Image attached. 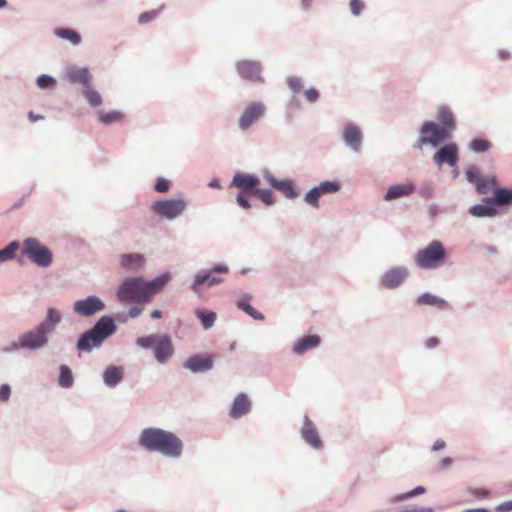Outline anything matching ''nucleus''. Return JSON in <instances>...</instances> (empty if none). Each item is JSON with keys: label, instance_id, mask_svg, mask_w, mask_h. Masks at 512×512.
<instances>
[{"label": "nucleus", "instance_id": "nucleus-40", "mask_svg": "<svg viewBox=\"0 0 512 512\" xmlns=\"http://www.w3.org/2000/svg\"><path fill=\"white\" fill-rule=\"evenodd\" d=\"M491 147V143L488 140L482 138L473 139L470 143V148L474 152H486Z\"/></svg>", "mask_w": 512, "mask_h": 512}, {"label": "nucleus", "instance_id": "nucleus-52", "mask_svg": "<svg viewBox=\"0 0 512 512\" xmlns=\"http://www.w3.org/2000/svg\"><path fill=\"white\" fill-rule=\"evenodd\" d=\"M11 389L9 385H2L0 386V401L4 402L7 401L10 397Z\"/></svg>", "mask_w": 512, "mask_h": 512}, {"label": "nucleus", "instance_id": "nucleus-59", "mask_svg": "<svg viewBox=\"0 0 512 512\" xmlns=\"http://www.w3.org/2000/svg\"><path fill=\"white\" fill-rule=\"evenodd\" d=\"M151 317L153 319H159L162 317V312L160 310H153L152 313H151Z\"/></svg>", "mask_w": 512, "mask_h": 512}, {"label": "nucleus", "instance_id": "nucleus-54", "mask_svg": "<svg viewBox=\"0 0 512 512\" xmlns=\"http://www.w3.org/2000/svg\"><path fill=\"white\" fill-rule=\"evenodd\" d=\"M498 512H509L512 511V501L501 503L496 507Z\"/></svg>", "mask_w": 512, "mask_h": 512}, {"label": "nucleus", "instance_id": "nucleus-61", "mask_svg": "<svg viewBox=\"0 0 512 512\" xmlns=\"http://www.w3.org/2000/svg\"><path fill=\"white\" fill-rule=\"evenodd\" d=\"M465 512H488L485 508L467 509Z\"/></svg>", "mask_w": 512, "mask_h": 512}, {"label": "nucleus", "instance_id": "nucleus-39", "mask_svg": "<svg viewBox=\"0 0 512 512\" xmlns=\"http://www.w3.org/2000/svg\"><path fill=\"white\" fill-rule=\"evenodd\" d=\"M321 195L335 193L340 189V185L335 181H324L317 186Z\"/></svg>", "mask_w": 512, "mask_h": 512}, {"label": "nucleus", "instance_id": "nucleus-25", "mask_svg": "<svg viewBox=\"0 0 512 512\" xmlns=\"http://www.w3.org/2000/svg\"><path fill=\"white\" fill-rule=\"evenodd\" d=\"M418 306H433L438 309L444 310L449 307L448 302L442 298H439L431 293H424L416 299Z\"/></svg>", "mask_w": 512, "mask_h": 512}, {"label": "nucleus", "instance_id": "nucleus-1", "mask_svg": "<svg viewBox=\"0 0 512 512\" xmlns=\"http://www.w3.org/2000/svg\"><path fill=\"white\" fill-rule=\"evenodd\" d=\"M169 274H163L150 282L141 278L126 279L117 291V297L121 302L149 301L150 298L159 292L170 280Z\"/></svg>", "mask_w": 512, "mask_h": 512}, {"label": "nucleus", "instance_id": "nucleus-22", "mask_svg": "<svg viewBox=\"0 0 512 512\" xmlns=\"http://www.w3.org/2000/svg\"><path fill=\"white\" fill-rule=\"evenodd\" d=\"M321 339L318 335H309L300 338L293 346V352L302 355L308 350L314 349L320 345Z\"/></svg>", "mask_w": 512, "mask_h": 512}, {"label": "nucleus", "instance_id": "nucleus-19", "mask_svg": "<svg viewBox=\"0 0 512 512\" xmlns=\"http://www.w3.org/2000/svg\"><path fill=\"white\" fill-rule=\"evenodd\" d=\"M407 275L406 269L393 268L383 275L382 285L388 289L396 288L404 281Z\"/></svg>", "mask_w": 512, "mask_h": 512}, {"label": "nucleus", "instance_id": "nucleus-27", "mask_svg": "<svg viewBox=\"0 0 512 512\" xmlns=\"http://www.w3.org/2000/svg\"><path fill=\"white\" fill-rule=\"evenodd\" d=\"M487 202L495 205L512 204V190L498 188L495 190V197L487 198Z\"/></svg>", "mask_w": 512, "mask_h": 512}, {"label": "nucleus", "instance_id": "nucleus-5", "mask_svg": "<svg viewBox=\"0 0 512 512\" xmlns=\"http://www.w3.org/2000/svg\"><path fill=\"white\" fill-rule=\"evenodd\" d=\"M136 344L142 348H153L154 356L159 363H166L174 354V346L168 335L153 334L139 337Z\"/></svg>", "mask_w": 512, "mask_h": 512}, {"label": "nucleus", "instance_id": "nucleus-3", "mask_svg": "<svg viewBox=\"0 0 512 512\" xmlns=\"http://www.w3.org/2000/svg\"><path fill=\"white\" fill-rule=\"evenodd\" d=\"M60 321L61 315L59 311L49 308L46 320L36 326L35 329L24 333L20 337V346L29 349H38L45 346L48 342L47 334L53 331Z\"/></svg>", "mask_w": 512, "mask_h": 512}, {"label": "nucleus", "instance_id": "nucleus-48", "mask_svg": "<svg viewBox=\"0 0 512 512\" xmlns=\"http://www.w3.org/2000/svg\"><path fill=\"white\" fill-rule=\"evenodd\" d=\"M155 190L159 193H165L169 189V182L164 178H159L155 184Z\"/></svg>", "mask_w": 512, "mask_h": 512}, {"label": "nucleus", "instance_id": "nucleus-41", "mask_svg": "<svg viewBox=\"0 0 512 512\" xmlns=\"http://www.w3.org/2000/svg\"><path fill=\"white\" fill-rule=\"evenodd\" d=\"M321 194L317 187L312 188L306 195H305V201L307 204L318 208L319 207V198Z\"/></svg>", "mask_w": 512, "mask_h": 512}, {"label": "nucleus", "instance_id": "nucleus-51", "mask_svg": "<svg viewBox=\"0 0 512 512\" xmlns=\"http://www.w3.org/2000/svg\"><path fill=\"white\" fill-rule=\"evenodd\" d=\"M305 97L309 102H315L319 98V92L315 88H309L305 91Z\"/></svg>", "mask_w": 512, "mask_h": 512}, {"label": "nucleus", "instance_id": "nucleus-20", "mask_svg": "<svg viewBox=\"0 0 512 512\" xmlns=\"http://www.w3.org/2000/svg\"><path fill=\"white\" fill-rule=\"evenodd\" d=\"M250 410L251 402L249 398L244 393H240L235 397L233 401V404L230 409V416L232 418L237 419L249 413Z\"/></svg>", "mask_w": 512, "mask_h": 512}, {"label": "nucleus", "instance_id": "nucleus-46", "mask_svg": "<svg viewBox=\"0 0 512 512\" xmlns=\"http://www.w3.org/2000/svg\"><path fill=\"white\" fill-rule=\"evenodd\" d=\"M54 84L55 80L48 75H41L37 78V85L42 89L53 86Z\"/></svg>", "mask_w": 512, "mask_h": 512}, {"label": "nucleus", "instance_id": "nucleus-11", "mask_svg": "<svg viewBox=\"0 0 512 512\" xmlns=\"http://www.w3.org/2000/svg\"><path fill=\"white\" fill-rule=\"evenodd\" d=\"M265 113V106L260 102L250 103L239 119V127L245 131L258 121Z\"/></svg>", "mask_w": 512, "mask_h": 512}, {"label": "nucleus", "instance_id": "nucleus-6", "mask_svg": "<svg viewBox=\"0 0 512 512\" xmlns=\"http://www.w3.org/2000/svg\"><path fill=\"white\" fill-rule=\"evenodd\" d=\"M446 251L440 241H432L427 247L415 254V262L422 269L439 267L445 260Z\"/></svg>", "mask_w": 512, "mask_h": 512}, {"label": "nucleus", "instance_id": "nucleus-12", "mask_svg": "<svg viewBox=\"0 0 512 512\" xmlns=\"http://www.w3.org/2000/svg\"><path fill=\"white\" fill-rule=\"evenodd\" d=\"M104 308L105 304L96 296H89L86 299L74 303V312L84 317H89L97 312H101Z\"/></svg>", "mask_w": 512, "mask_h": 512}, {"label": "nucleus", "instance_id": "nucleus-2", "mask_svg": "<svg viewBox=\"0 0 512 512\" xmlns=\"http://www.w3.org/2000/svg\"><path fill=\"white\" fill-rule=\"evenodd\" d=\"M139 444L149 451H157L170 457H178L182 452L181 440L171 432L147 428L141 432Z\"/></svg>", "mask_w": 512, "mask_h": 512}, {"label": "nucleus", "instance_id": "nucleus-7", "mask_svg": "<svg viewBox=\"0 0 512 512\" xmlns=\"http://www.w3.org/2000/svg\"><path fill=\"white\" fill-rule=\"evenodd\" d=\"M22 253L39 267H49L52 263L51 251L36 238L24 240Z\"/></svg>", "mask_w": 512, "mask_h": 512}, {"label": "nucleus", "instance_id": "nucleus-16", "mask_svg": "<svg viewBox=\"0 0 512 512\" xmlns=\"http://www.w3.org/2000/svg\"><path fill=\"white\" fill-rule=\"evenodd\" d=\"M184 367L192 372H204L213 367V356L197 354L189 357Z\"/></svg>", "mask_w": 512, "mask_h": 512}, {"label": "nucleus", "instance_id": "nucleus-31", "mask_svg": "<svg viewBox=\"0 0 512 512\" xmlns=\"http://www.w3.org/2000/svg\"><path fill=\"white\" fill-rule=\"evenodd\" d=\"M122 378V370L110 367L104 373V381L108 386H115Z\"/></svg>", "mask_w": 512, "mask_h": 512}, {"label": "nucleus", "instance_id": "nucleus-35", "mask_svg": "<svg viewBox=\"0 0 512 512\" xmlns=\"http://www.w3.org/2000/svg\"><path fill=\"white\" fill-rule=\"evenodd\" d=\"M19 249V243L12 241L4 249L0 250V262L8 261L14 258L16 251Z\"/></svg>", "mask_w": 512, "mask_h": 512}, {"label": "nucleus", "instance_id": "nucleus-60", "mask_svg": "<svg viewBox=\"0 0 512 512\" xmlns=\"http://www.w3.org/2000/svg\"><path fill=\"white\" fill-rule=\"evenodd\" d=\"M451 463H452V459H451V458H449V457L443 458V459L441 460V464H442V466H443V467H447V466H449Z\"/></svg>", "mask_w": 512, "mask_h": 512}, {"label": "nucleus", "instance_id": "nucleus-64", "mask_svg": "<svg viewBox=\"0 0 512 512\" xmlns=\"http://www.w3.org/2000/svg\"><path fill=\"white\" fill-rule=\"evenodd\" d=\"M6 4V0H0V8H3L4 6H6Z\"/></svg>", "mask_w": 512, "mask_h": 512}, {"label": "nucleus", "instance_id": "nucleus-33", "mask_svg": "<svg viewBox=\"0 0 512 512\" xmlns=\"http://www.w3.org/2000/svg\"><path fill=\"white\" fill-rule=\"evenodd\" d=\"M249 299H241L237 302V306L239 309L243 310L245 313H247L249 316L256 320H264V316L262 313L258 312L256 309H254L249 303Z\"/></svg>", "mask_w": 512, "mask_h": 512}, {"label": "nucleus", "instance_id": "nucleus-18", "mask_svg": "<svg viewBox=\"0 0 512 512\" xmlns=\"http://www.w3.org/2000/svg\"><path fill=\"white\" fill-rule=\"evenodd\" d=\"M301 435L302 438L312 447L320 448L322 446V441L319 437L318 431L308 416H305L304 418Z\"/></svg>", "mask_w": 512, "mask_h": 512}, {"label": "nucleus", "instance_id": "nucleus-21", "mask_svg": "<svg viewBox=\"0 0 512 512\" xmlns=\"http://www.w3.org/2000/svg\"><path fill=\"white\" fill-rule=\"evenodd\" d=\"M415 191V186L412 182H406L403 184H397L391 186L387 193L385 194L384 199L386 201H391L400 197L409 196Z\"/></svg>", "mask_w": 512, "mask_h": 512}, {"label": "nucleus", "instance_id": "nucleus-58", "mask_svg": "<svg viewBox=\"0 0 512 512\" xmlns=\"http://www.w3.org/2000/svg\"><path fill=\"white\" fill-rule=\"evenodd\" d=\"M28 118L31 122H35L37 120L43 119V116L41 115H35L33 112L28 113Z\"/></svg>", "mask_w": 512, "mask_h": 512}, {"label": "nucleus", "instance_id": "nucleus-13", "mask_svg": "<svg viewBox=\"0 0 512 512\" xmlns=\"http://www.w3.org/2000/svg\"><path fill=\"white\" fill-rule=\"evenodd\" d=\"M239 75L251 82H261V65L257 61L242 60L236 64Z\"/></svg>", "mask_w": 512, "mask_h": 512}, {"label": "nucleus", "instance_id": "nucleus-36", "mask_svg": "<svg viewBox=\"0 0 512 512\" xmlns=\"http://www.w3.org/2000/svg\"><path fill=\"white\" fill-rule=\"evenodd\" d=\"M123 119V114L119 111H110L107 113H101L99 115V120L103 124H112L115 122H120Z\"/></svg>", "mask_w": 512, "mask_h": 512}, {"label": "nucleus", "instance_id": "nucleus-17", "mask_svg": "<svg viewBox=\"0 0 512 512\" xmlns=\"http://www.w3.org/2000/svg\"><path fill=\"white\" fill-rule=\"evenodd\" d=\"M265 180L277 191H280L289 199L295 198L298 193L294 188V184L290 180H278L272 174L266 173L264 175Z\"/></svg>", "mask_w": 512, "mask_h": 512}, {"label": "nucleus", "instance_id": "nucleus-45", "mask_svg": "<svg viewBox=\"0 0 512 512\" xmlns=\"http://www.w3.org/2000/svg\"><path fill=\"white\" fill-rule=\"evenodd\" d=\"M158 14H159L158 10L144 12V13L140 14L138 21L141 24L148 23V22L154 20L158 16Z\"/></svg>", "mask_w": 512, "mask_h": 512}, {"label": "nucleus", "instance_id": "nucleus-43", "mask_svg": "<svg viewBox=\"0 0 512 512\" xmlns=\"http://www.w3.org/2000/svg\"><path fill=\"white\" fill-rule=\"evenodd\" d=\"M288 87L295 93H298L303 88L302 81L299 77L291 76L287 79Z\"/></svg>", "mask_w": 512, "mask_h": 512}, {"label": "nucleus", "instance_id": "nucleus-26", "mask_svg": "<svg viewBox=\"0 0 512 512\" xmlns=\"http://www.w3.org/2000/svg\"><path fill=\"white\" fill-rule=\"evenodd\" d=\"M67 77L70 82L87 84L91 75L86 68H72L67 72Z\"/></svg>", "mask_w": 512, "mask_h": 512}, {"label": "nucleus", "instance_id": "nucleus-32", "mask_svg": "<svg viewBox=\"0 0 512 512\" xmlns=\"http://www.w3.org/2000/svg\"><path fill=\"white\" fill-rule=\"evenodd\" d=\"M497 182L494 176L487 178H480L477 182L476 189L480 194H487L496 188Z\"/></svg>", "mask_w": 512, "mask_h": 512}, {"label": "nucleus", "instance_id": "nucleus-37", "mask_svg": "<svg viewBox=\"0 0 512 512\" xmlns=\"http://www.w3.org/2000/svg\"><path fill=\"white\" fill-rule=\"evenodd\" d=\"M84 95L91 106L97 107L101 105L102 98L100 94L92 88L87 86L84 90Z\"/></svg>", "mask_w": 512, "mask_h": 512}, {"label": "nucleus", "instance_id": "nucleus-63", "mask_svg": "<svg viewBox=\"0 0 512 512\" xmlns=\"http://www.w3.org/2000/svg\"><path fill=\"white\" fill-rule=\"evenodd\" d=\"M211 187H216V188H219V183L217 181H212L210 184H209Z\"/></svg>", "mask_w": 512, "mask_h": 512}, {"label": "nucleus", "instance_id": "nucleus-34", "mask_svg": "<svg viewBox=\"0 0 512 512\" xmlns=\"http://www.w3.org/2000/svg\"><path fill=\"white\" fill-rule=\"evenodd\" d=\"M73 384V376L71 370L66 366L60 367L59 385L64 388L71 387Z\"/></svg>", "mask_w": 512, "mask_h": 512}, {"label": "nucleus", "instance_id": "nucleus-42", "mask_svg": "<svg viewBox=\"0 0 512 512\" xmlns=\"http://www.w3.org/2000/svg\"><path fill=\"white\" fill-rule=\"evenodd\" d=\"M197 316L201 319L203 326L207 329L212 327L216 319V314L213 312L204 313L201 311L197 312Z\"/></svg>", "mask_w": 512, "mask_h": 512}, {"label": "nucleus", "instance_id": "nucleus-8", "mask_svg": "<svg viewBox=\"0 0 512 512\" xmlns=\"http://www.w3.org/2000/svg\"><path fill=\"white\" fill-rule=\"evenodd\" d=\"M228 272L229 269L227 266L218 265L206 274H197L192 285L193 291L200 294L203 286L211 287L220 284L223 281L222 275H226Z\"/></svg>", "mask_w": 512, "mask_h": 512}, {"label": "nucleus", "instance_id": "nucleus-28", "mask_svg": "<svg viewBox=\"0 0 512 512\" xmlns=\"http://www.w3.org/2000/svg\"><path fill=\"white\" fill-rule=\"evenodd\" d=\"M437 119L447 131H451L455 128L454 116L447 107H440L438 109Z\"/></svg>", "mask_w": 512, "mask_h": 512}, {"label": "nucleus", "instance_id": "nucleus-47", "mask_svg": "<svg viewBox=\"0 0 512 512\" xmlns=\"http://www.w3.org/2000/svg\"><path fill=\"white\" fill-rule=\"evenodd\" d=\"M468 492L475 498H488L490 496V491L485 488H469Z\"/></svg>", "mask_w": 512, "mask_h": 512}, {"label": "nucleus", "instance_id": "nucleus-10", "mask_svg": "<svg viewBox=\"0 0 512 512\" xmlns=\"http://www.w3.org/2000/svg\"><path fill=\"white\" fill-rule=\"evenodd\" d=\"M421 134L420 141L422 143H430L433 146H437L448 137L449 131L433 122H425L421 128Z\"/></svg>", "mask_w": 512, "mask_h": 512}, {"label": "nucleus", "instance_id": "nucleus-23", "mask_svg": "<svg viewBox=\"0 0 512 512\" xmlns=\"http://www.w3.org/2000/svg\"><path fill=\"white\" fill-rule=\"evenodd\" d=\"M343 139L353 150L358 151L361 145L362 133L357 126L348 125L344 129Z\"/></svg>", "mask_w": 512, "mask_h": 512}, {"label": "nucleus", "instance_id": "nucleus-38", "mask_svg": "<svg viewBox=\"0 0 512 512\" xmlns=\"http://www.w3.org/2000/svg\"><path fill=\"white\" fill-rule=\"evenodd\" d=\"M254 196H256L259 200H261L265 205H273L274 204V197L270 190L266 189H260L257 187L255 190Z\"/></svg>", "mask_w": 512, "mask_h": 512}, {"label": "nucleus", "instance_id": "nucleus-9", "mask_svg": "<svg viewBox=\"0 0 512 512\" xmlns=\"http://www.w3.org/2000/svg\"><path fill=\"white\" fill-rule=\"evenodd\" d=\"M186 208V202L183 199H171L157 201L152 205V210L159 216L167 219H174Z\"/></svg>", "mask_w": 512, "mask_h": 512}, {"label": "nucleus", "instance_id": "nucleus-62", "mask_svg": "<svg viewBox=\"0 0 512 512\" xmlns=\"http://www.w3.org/2000/svg\"><path fill=\"white\" fill-rule=\"evenodd\" d=\"M499 54H500L501 59H503V60H506L510 57V54L505 51H501Z\"/></svg>", "mask_w": 512, "mask_h": 512}, {"label": "nucleus", "instance_id": "nucleus-56", "mask_svg": "<svg viewBox=\"0 0 512 512\" xmlns=\"http://www.w3.org/2000/svg\"><path fill=\"white\" fill-rule=\"evenodd\" d=\"M426 347L429 349L435 348L439 345V339L436 337H430L426 340Z\"/></svg>", "mask_w": 512, "mask_h": 512}, {"label": "nucleus", "instance_id": "nucleus-14", "mask_svg": "<svg viewBox=\"0 0 512 512\" xmlns=\"http://www.w3.org/2000/svg\"><path fill=\"white\" fill-rule=\"evenodd\" d=\"M259 184L260 179L256 176L246 173H236L230 186L240 189V192L253 195Z\"/></svg>", "mask_w": 512, "mask_h": 512}, {"label": "nucleus", "instance_id": "nucleus-44", "mask_svg": "<svg viewBox=\"0 0 512 512\" xmlns=\"http://www.w3.org/2000/svg\"><path fill=\"white\" fill-rule=\"evenodd\" d=\"M466 179L477 186V182L480 180L478 169L474 166L469 167L466 171Z\"/></svg>", "mask_w": 512, "mask_h": 512}, {"label": "nucleus", "instance_id": "nucleus-50", "mask_svg": "<svg viewBox=\"0 0 512 512\" xmlns=\"http://www.w3.org/2000/svg\"><path fill=\"white\" fill-rule=\"evenodd\" d=\"M364 7L361 0H350V9L354 15H359Z\"/></svg>", "mask_w": 512, "mask_h": 512}, {"label": "nucleus", "instance_id": "nucleus-4", "mask_svg": "<svg viewBox=\"0 0 512 512\" xmlns=\"http://www.w3.org/2000/svg\"><path fill=\"white\" fill-rule=\"evenodd\" d=\"M115 328V324L110 317H101L95 326L78 340L77 348L90 351L92 347L100 345L106 337L113 334Z\"/></svg>", "mask_w": 512, "mask_h": 512}, {"label": "nucleus", "instance_id": "nucleus-30", "mask_svg": "<svg viewBox=\"0 0 512 512\" xmlns=\"http://www.w3.org/2000/svg\"><path fill=\"white\" fill-rule=\"evenodd\" d=\"M55 34L62 39L68 40L74 45H77L81 42L80 34L69 28H58L55 30Z\"/></svg>", "mask_w": 512, "mask_h": 512}, {"label": "nucleus", "instance_id": "nucleus-49", "mask_svg": "<svg viewBox=\"0 0 512 512\" xmlns=\"http://www.w3.org/2000/svg\"><path fill=\"white\" fill-rule=\"evenodd\" d=\"M248 195H250V194L249 193L240 192L237 195V198H236V201H237L238 205L241 206L244 209H249L250 208V203L248 202V199H247Z\"/></svg>", "mask_w": 512, "mask_h": 512}, {"label": "nucleus", "instance_id": "nucleus-24", "mask_svg": "<svg viewBox=\"0 0 512 512\" xmlns=\"http://www.w3.org/2000/svg\"><path fill=\"white\" fill-rule=\"evenodd\" d=\"M144 263V256L139 253L123 254L120 256V266L125 270H137Z\"/></svg>", "mask_w": 512, "mask_h": 512}, {"label": "nucleus", "instance_id": "nucleus-55", "mask_svg": "<svg viewBox=\"0 0 512 512\" xmlns=\"http://www.w3.org/2000/svg\"><path fill=\"white\" fill-rule=\"evenodd\" d=\"M142 311H143V308L138 307V306H133L129 309L128 314L131 318H136L142 313Z\"/></svg>", "mask_w": 512, "mask_h": 512}, {"label": "nucleus", "instance_id": "nucleus-15", "mask_svg": "<svg viewBox=\"0 0 512 512\" xmlns=\"http://www.w3.org/2000/svg\"><path fill=\"white\" fill-rule=\"evenodd\" d=\"M436 164L439 166L443 163H447L450 166H455L458 159V149L453 143L447 144L441 147L433 157Z\"/></svg>", "mask_w": 512, "mask_h": 512}, {"label": "nucleus", "instance_id": "nucleus-29", "mask_svg": "<svg viewBox=\"0 0 512 512\" xmlns=\"http://www.w3.org/2000/svg\"><path fill=\"white\" fill-rule=\"evenodd\" d=\"M495 204H490L487 199L483 204L475 205L470 208V213L475 217L494 216L496 214Z\"/></svg>", "mask_w": 512, "mask_h": 512}, {"label": "nucleus", "instance_id": "nucleus-57", "mask_svg": "<svg viewBox=\"0 0 512 512\" xmlns=\"http://www.w3.org/2000/svg\"><path fill=\"white\" fill-rule=\"evenodd\" d=\"M446 446L445 442L443 440H437L433 445V450L438 451L443 449Z\"/></svg>", "mask_w": 512, "mask_h": 512}, {"label": "nucleus", "instance_id": "nucleus-53", "mask_svg": "<svg viewBox=\"0 0 512 512\" xmlns=\"http://www.w3.org/2000/svg\"><path fill=\"white\" fill-rule=\"evenodd\" d=\"M424 492H425V489L423 487L419 486V487H416L414 490L410 491L409 493L399 496L398 499L399 500L406 499L409 497H413V496L422 494Z\"/></svg>", "mask_w": 512, "mask_h": 512}]
</instances>
